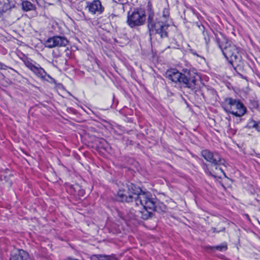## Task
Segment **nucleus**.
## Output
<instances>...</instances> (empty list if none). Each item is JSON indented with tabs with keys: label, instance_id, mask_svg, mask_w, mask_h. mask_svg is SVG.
I'll list each match as a JSON object with an SVG mask.
<instances>
[{
	"label": "nucleus",
	"instance_id": "20e7f679",
	"mask_svg": "<svg viewBox=\"0 0 260 260\" xmlns=\"http://www.w3.org/2000/svg\"><path fill=\"white\" fill-rule=\"evenodd\" d=\"M153 15V13H150L147 19V27L150 39L156 35H158L161 39L168 38L169 24L161 21H154Z\"/></svg>",
	"mask_w": 260,
	"mask_h": 260
},
{
	"label": "nucleus",
	"instance_id": "9b49d317",
	"mask_svg": "<svg viewBox=\"0 0 260 260\" xmlns=\"http://www.w3.org/2000/svg\"><path fill=\"white\" fill-rule=\"evenodd\" d=\"M10 260H34L27 252L20 249H16L12 251L10 254Z\"/></svg>",
	"mask_w": 260,
	"mask_h": 260
},
{
	"label": "nucleus",
	"instance_id": "f03ea898",
	"mask_svg": "<svg viewBox=\"0 0 260 260\" xmlns=\"http://www.w3.org/2000/svg\"><path fill=\"white\" fill-rule=\"evenodd\" d=\"M216 42L219 48L221 49L223 55L232 66L235 70H236V65L241 61L242 57L239 53V48L234 44L229 41L227 38L222 34L220 36L215 35Z\"/></svg>",
	"mask_w": 260,
	"mask_h": 260
},
{
	"label": "nucleus",
	"instance_id": "b1692460",
	"mask_svg": "<svg viewBox=\"0 0 260 260\" xmlns=\"http://www.w3.org/2000/svg\"><path fill=\"white\" fill-rule=\"evenodd\" d=\"M116 3L124 4L125 3L126 0H115Z\"/></svg>",
	"mask_w": 260,
	"mask_h": 260
},
{
	"label": "nucleus",
	"instance_id": "6e6552de",
	"mask_svg": "<svg viewBox=\"0 0 260 260\" xmlns=\"http://www.w3.org/2000/svg\"><path fill=\"white\" fill-rule=\"evenodd\" d=\"M201 155L207 161L209 162L211 166L215 167L216 170L219 169L222 173L225 174L223 170L219 167L223 162L221 156L216 152H212L209 150L205 149L201 151Z\"/></svg>",
	"mask_w": 260,
	"mask_h": 260
},
{
	"label": "nucleus",
	"instance_id": "f3484780",
	"mask_svg": "<svg viewBox=\"0 0 260 260\" xmlns=\"http://www.w3.org/2000/svg\"><path fill=\"white\" fill-rule=\"evenodd\" d=\"M211 249H216L219 251H224L228 249L227 245L226 243H222V244L218 246L210 247Z\"/></svg>",
	"mask_w": 260,
	"mask_h": 260
},
{
	"label": "nucleus",
	"instance_id": "aec40b11",
	"mask_svg": "<svg viewBox=\"0 0 260 260\" xmlns=\"http://www.w3.org/2000/svg\"><path fill=\"white\" fill-rule=\"evenodd\" d=\"M162 16L166 19H168L170 16L169 9L168 8H164L162 11Z\"/></svg>",
	"mask_w": 260,
	"mask_h": 260
},
{
	"label": "nucleus",
	"instance_id": "4468645a",
	"mask_svg": "<svg viewBox=\"0 0 260 260\" xmlns=\"http://www.w3.org/2000/svg\"><path fill=\"white\" fill-rule=\"evenodd\" d=\"M21 6L22 9L26 12L34 10L36 8L35 6L28 1H22L21 2Z\"/></svg>",
	"mask_w": 260,
	"mask_h": 260
},
{
	"label": "nucleus",
	"instance_id": "6ab92c4d",
	"mask_svg": "<svg viewBox=\"0 0 260 260\" xmlns=\"http://www.w3.org/2000/svg\"><path fill=\"white\" fill-rule=\"evenodd\" d=\"M251 123H252V127L255 128L258 132H260V121L257 122L253 120Z\"/></svg>",
	"mask_w": 260,
	"mask_h": 260
},
{
	"label": "nucleus",
	"instance_id": "0eeeda50",
	"mask_svg": "<svg viewBox=\"0 0 260 260\" xmlns=\"http://www.w3.org/2000/svg\"><path fill=\"white\" fill-rule=\"evenodd\" d=\"M145 20V13L141 9H136L127 13L126 22L131 28L143 25Z\"/></svg>",
	"mask_w": 260,
	"mask_h": 260
},
{
	"label": "nucleus",
	"instance_id": "423d86ee",
	"mask_svg": "<svg viewBox=\"0 0 260 260\" xmlns=\"http://www.w3.org/2000/svg\"><path fill=\"white\" fill-rule=\"evenodd\" d=\"M150 198L153 199L152 205H143V210L137 212V216L140 217L144 220H147L151 217L154 211L160 212L166 210V206L162 203L159 202L156 198L153 197L151 194H150Z\"/></svg>",
	"mask_w": 260,
	"mask_h": 260
},
{
	"label": "nucleus",
	"instance_id": "393cba45",
	"mask_svg": "<svg viewBox=\"0 0 260 260\" xmlns=\"http://www.w3.org/2000/svg\"><path fill=\"white\" fill-rule=\"evenodd\" d=\"M150 5H151V4H150V2H149L148 3V6H149Z\"/></svg>",
	"mask_w": 260,
	"mask_h": 260
},
{
	"label": "nucleus",
	"instance_id": "39448f33",
	"mask_svg": "<svg viewBox=\"0 0 260 260\" xmlns=\"http://www.w3.org/2000/svg\"><path fill=\"white\" fill-rule=\"evenodd\" d=\"M224 111L236 117H240L247 112V108L239 99L226 98L224 100Z\"/></svg>",
	"mask_w": 260,
	"mask_h": 260
},
{
	"label": "nucleus",
	"instance_id": "f8f14e48",
	"mask_svg": "<svg viewBox=\"0 0 260 260\" xmlns=\"http://www.w3.org/2000/svg\"><path fill=\"white\" fill-rule=\"evenodd\" d=\"M87 8L88 11L92 14H101L104 10V8L102 6L101 2L99 0H94L93 2L87 3Z\"/></svg>",
	"mask_w": 260,
	"mask_h": 260
},
{
	"label": "nucleus",
	"instance_id": "2eb2a0df",
	"mask_svg": "<svg viewBox=\"0 0 260 260\" xmlns=\"http://www.w3.org/2000/svg\"><path fill=\"white\" fill-rule=\"evenodd\" d=\"M91 260H117L114 257L102 255H93L91 257Z\"/></svg>",
	"mask_w": 260,
	"mask_h": 260
},
{
	"label": "nucleus",
	"instance_id": "f257e3e1",
	"mask_svg": "<svg viewBox=\"0 0 260 260\" xmlns=\"http://www.w3.org/2000/svg\"><path fill=\"white\" fill-rule=\"evenodd\" d=\"M127 187V191L121 189L118 191L116 196L118 201L126 203L135 201L137 206L152 205L153 199L150 198V192L143 191L140 187L133 183L128 184Z\"/></svg>",
	"mask_w": 260,
	"mask_h": 260
},
{
	"label": "nucleus",
	"instance_id": "7ed1b4c3",
	"mask_svg": "<svg viewBox=\"0 0 260 260\" xmlns=\"http://www.w3.org/2000/svg\"><path fill=\"white\" fill-rule=\"evenodd\" d=\"M166 77L174 83H179L183 87L191 90L196 88L197 75L187 69H183L182 72L176 69H171L166 72Z\"/></svg>",
	"mask_w": 260,
	"mask_h": 260
},
{
	"label": "nucleus",
	"instance_id": "4be33fe9",
	"mask_svg": "<svg viewBox=\"0 0 260 260\" xmlns=\"http://www.w3.org/2000/svg\"><path fill=\"white\" fill-rule=\"evenodd\" d=\"M212 230L213 233H219L220 232L224 231L225 230V228H222V229H221L220 230H217L216 228H212Z\"/></svg>",
	"mask_w": 260,
	"mask_h": 260
},
{
	"label": "nucleus",
	"instance_id": "9d476101",
	"mask_svg": "<svg viewBox=\"0 0 260 260\" xmlns=\"http://www.w3.org/2000/svg\"><path fill=\"white\" fill-rule=\"evenodd\" d=\"M69 44L68 39L63 36H55L49 38L45 42V46L48 48L56 47H65Z\"/></svg>",
	"mask_w": 260,
	"mask_h": 260
},
{
	"label": "nucleus",
	"instance_id": "a211bd4d",
	"mask_svg": "<svg viewBox=\"0 0 260 260\" xmlns=\"http://www.w3.org/2000/svg\"><path fill=\"white\" fill-rule=\"evenodd\" d=\"M203 35L204 36V39L205 41L206 44L207 45H208L210 41V38L209 34L207 31H206L205 30H203Z\"/></svg>",
	"mask_w": 260,
	"mask_h": 260
},
{
	"label": "nucleus",
	"instance_id": "412c9836",
	"mask_svg": "<svg viewBox=\"0 0 260 260\" xmlns=\"http://www.w3.org/2000/svg\"><path fill=\"white\" fill-rule=\"evenodd\" d=\"M7 68H10V69L12 70L14 72H17V71H15L14 69H13L11 68H9L8 67H7V66L4 64V63L0 62V70H6Z\"/></svg>",
	"mask_w": 260,
	"mask_h": 260
},
{
	"label": "nucleus",
	"instance_id": "dca6fc26",
	"mask_svg": "<svg viewBox=\"0 0 260 260\" xmlns=\"http://www.w3.org/2000/svg\"><path fill=\"white\" fill-rule=\"evenodd\" d=\"M249 107L250 109H256L258 107V102L256 99L251 98L249 99Z\"/></svg>",
	"mask_w": 260,
	"mask_h": 260
},
{
	"label": "nucleus",
	"instance_id": "5701e85b",
	"mask_svg": "<svg viewBox=\"0 0 260 260\" xmlns=\"http://www.w3.org/2000/svg\"><path fill=\"white\" fill-rule=\"evenodd\" d=\"M205 172L206 174H208L209 175H210V176H213V177H215L213 174L211 172V171H209L208 170V168L206 169V170H205Z\"/></svg>",
	"mask_w": 260,
	"mask_h": 260
},
{
	"label": "nucleus",
	"instance_id": "ddd939ff",
	"mask_svg": "<svg viewBox=\"0 0 260 260\" xmlns=\"http://www.w3.org/2000/svg\"><path fill=\"white\" fill-rule=\"evenodd\" d=\"M4 4L3 10L7 11L16 7L15 0H0V4Z\"/></svg>",
	"mask_w": 260,
	"mask_h": 260
},
{
	"label": "nucleus",
	"instance_id": "1a4fd4ad",
	"mask_svg": "<svg viewBox=\"0 0 260 260\" xmlns=\"http://www.w3.org/2000/svg\"><path fill=\"white\" fill-rule=\"evenodd\" d=\"M23 62L26 67L38 77L42 79H45L46 77H48L52 80H54L49 75L47 74L45 70L41 68L39 64L34 60L29 58H26L23 60Z\"/></svg>",
	"mask_w": 260,
	"mask_h": 260
}]
</instances>
